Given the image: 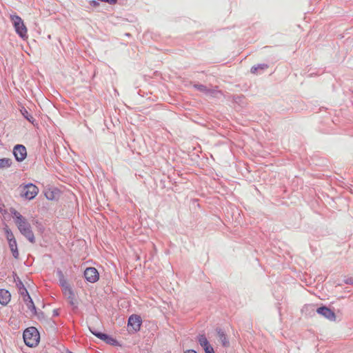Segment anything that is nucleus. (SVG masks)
<instances>
[{
	"label": "nucleus",
	"mask_w": 353,
	"mask_h": 353,
	"mask_svg": "<svg viewBox=\"0 0 353 353\" xmlns=\"http://www.w3.org/2000/svg\"><path fill=\"white\" fill-rule=\"evenodd\" d=\"M184 353H197L196 350H188Z\"/></svg>",
	"instance_id": "nucleus-30"
},
{
	"label": "nucleus",
	"mask_w": 353,
	"mask_h": 353,
	"mask_svg": "<svg viewBox=\"0 0 353 353\" xmlns=\"http://www.w3.org/2000/svg\"><path fill=\"white\" fill-rule=\"evenodd\" d=\"M88 329H89L90 332L94 336H95L96 337H97L100 340L103 341L106 344H108V345H112V346H119V345H120L119 341L116 339L113 338L112 336H110V335H109V334H108L106 333H103V332H101L100 331H97V330H96L92 327H89Z\"/></svg>",
	"instance_id": "nucleus-4"
},
{
	"label": "nucleus",
	"mask_w": 353,
	"mask_h": 353,
	"mask_svg": "<svg viewBox=\"0 0 353 353\" xmlns=\"http://www.w3.org/2000/svg\"><path fill=\"white\" fill-rule=\"evenodd\" d=\"M208 90L209 92H206L205 94H210V95H213L216 92H217L218 91L214 90V89H209L208 88Z\"/></svg>",
	"instance_id": "nucleus-28"
},
{
	"label": "nucleus",
	"mask_w": 353,
	"mask_h": 353,
	"mask_svg": "<svg viewBox=\"0 0 353 353\" xmlns=\"http://www.w3.org/2000/svg\"><path fill=\"white\" fill-rule=\"evenodd\" d=\"M59 315V309H54L52 312L53 316H58Z\"/></svg>",
	"instance_id": "nucleus-29"
},
{
	"label": "nucleus",
	"mask_w": 353,
	"mask_h": 353,
	"mask_svg": "<svg viewBox=\"0 0 353 353\" xmlns=\"http://www.w3.org/2000/svg\"><path fill=\"white\" fill-rule=\"evenodd\" d=\"M99 1L97 0H92L90 1V5L92 7H97L98 6H99Z\"/></svg>",
	"instance_id": "nucleus-26"
},
{
	"label": "nucleus",
	"mask_w": 353,
	"mask_h": 353,
	"mask_svg": "<svg viewBox=\"0 0 353 353\" xmlns=\"http://www.w3.org/2000/svg\"><path fill=\"white\" fill-rule=\"evenodd\" d=\"M12 164V161L9 158L0 159V169L10 168Z\"/></svg>",
	"instance_id": "nucleus-19"
},
{
	"label": "nucleus",
	"mask_w": 353,
	"mask_h": 353,
	"mask_svg": "<svg viewBox=\"0 0 353 353\" xmlns=\"http://www.w3.org/2000/svg\"><path fill=\"white\" fill-rule=\"evenodd\" d=\"M35 316H37L39 319H41L44 318L45 314H44V312L43 311H40L39 312H37V314H36Z\"/></svg>",
	"instance_id": "nucleus-27"
},
{
	"label": "nucleus",
	"mask_w": 353,
	"mask_h": 353,
	"mask_svg": "<svg viewBox=\"0 0 353 353\" xmlns=\"http://www.w3.org/2000/svg\"><path fill=\"white\" fill-rule=\"evenodd\" d=\"M23 339L28 347H34L39 343L40 334L36 327H29L23 331Z\"/></svg>",
	"instance_id": "nucleus-2"
},
{
	"label": "nucleus",
	"mask_w": 353,
	"mask_h": 353,
	"mask_svg": "<svg viewBox=\"0 0 353 353\" xmlns=\"http://www.w3.org/2000/svg\"><path fill=\"white\" fill-rule=\"evenodd\" d=\"M13 156L17 162L23 161L27 157L26 148L21 144H17L12 150Z\"/></svg>",
	"instance_id": "nucleus-7"
},
{
	"label": "nucleus",
	"mask_w": 353,
	"mask_h": 353,
	"mask_svg": "<svg viewBox=\"0 0 353 353\" xmlns=\"http://www.w3.org/2000/svg\"><path fill=\"white\" fill-rule=\"evenodd\" d=\"M60 190L55 187H50L44 191L46 198L49 201H57L60 196Z\"/></svg>",
	"instance_id": "nucleus-11"
},
{
	"label": "nucleus",
	"mask_w": 353,
	"mask_h": 353,
	"mask_svg": "<svg viewBox=\"0 0 353 353\" xmlns=\"http://www.w3.org/2000/svg\"><path fill=\"white\" fill-rule=\"evenodd\" d=\"M142 319L138 314H132L128 320V328L130 333H137L141 329Z\"/></svg>",
	"instance_id": "nucleus-5"
},
{
	"label": "nucleus",
	"mask_w": 353,
	"mask_h": 353,
	"mask_svg": "<svg viewBox=\"0 0 353 353\" xmlns=\"http://www.w3.org/2000/svg\"><path fill=\"white\" fill-rule=\"evenodd\" d=\"M316 312L319 315L327 319L330 321H335L336 319L335 312L327 306H320L316 309Z\"/></svg>",
	"instance_id": "nucleus-10"
},
{
	"label": "nucleus",
	"mask_w": 353,
	"mask_h": 353,
	"mask_svg": "<svg viewBox=\"0 0 353 353\" xmlns=\"http://www.w3.org/2000/svg\"><path fill=\"white\" fill-rule=\"evenodd\" d=\"M4 232H5V234H6V239L8 241H13V240H15V237L12 233V232L11 231V230L8 228V225H6L5 228H4Z\"/></svg>",
	"instance_id": "nucleus-21"
},
{
	"label": "nucleus",
	"mask_w": 353,
	"mask_h": 353,
	"mask_svg": "<svg viewBox=\"0 0 353 353\" xmlns=\"http://www.w3.org/2000/svg\"><path fill=\"white\" fill-rule=\"evenodd\" d=\"M13 278H14V282L16 283V286L19 289V294L21 296H23V295H26L27 293H28V290L26 288V287L23 285L22 281L17 276L16 272H13Z\"/></svg>",
	"instance_id": "nucleus-14"
},
{
	"label": "nucleus",
	"mask_w": 353,
	"mask_h": 353,
	"mask_svg": "<svg viewBox=\"0 0 353 353\" xmlns=\"http://www.w3.org/2000/svg\"><path fill=\"white\" fill-rule=\"evenodd\" d=\"M10 19L12 22L16 33L23 39L28 38L27 28L22 19L17 14H11Z\"/></svg>",
	"instance_id": "nucleus-3"
},
{
	"label": "nucleus",
	"mask_w": 353,
	"mask_h": 353,
	"mask_svg": "<svg viewBox=\"0 0 353 353\" xmlns=\"http://www.w3.org/2000/svg\"><path fill=\"white\" fill-rule=\"evenodd\" d=\"M11 299L10 292L6 289H0V304L7 305Z\"/></svg>",
	"instance_id": "nucleus-16"
},
{
	"label": "nucleus",
	"mask_w": 353,
	"mask_h": 353,
	"mask_svg": "<svg viewBox=\"0 0 353 353\" xmlns=\"http://www.w3.org/2000/svg\"><path fill=\"white\" fill-rule=\"evenodd\" d=\"M20 111H21V113L23 115V117L27 121H28L32 124H34L35 119H34L32 115L24 107H22V108L21 109Z\"/></svg>",
	"instance_id": "nucleus-18"
},
{
	"label": "nucleus",
	"mask_w": 353,
	"mask_h": 353,
	"mask_svg": "<svg viewBox=\"0 0 353 353\" xmlns=\"http://www.w3.org/2000/svg\"><path fill=\"white\" fill-rule=\"evenodd\" d=\"M268 68V65L266 63H259L257 65H253L251 69L250 72L253 74L256 73L259 70H265Z\"/></svg>",
	"instance_id": "nucleus-20"
},
{
	"label": "nucleus",
	"mask_w": 353,
	"mask_h": 353,
	"mask_svg": "<svg viewBox=\"0 0 353 353\" xmlns=\"http://www.w3.org/2000/svg\"><path fill=\"white\" fill-rule=\"evenodd\" d=\"M56 273H57V276L59 279V285L61 287L63 288V290L65 292L71 290L72 288H71L70 285L68 284V283L67 282L66 279H65L63 272L60 269H58L57 270Z\"/></svg>",
	"instance_id": "nucleus-13"
},
{
	"label": "nucleus",
	"mask_w": 353,
	"mask_h": 353,
	"mask_svg": "<svg viewBox=\"0 0 353 353\" xmlns=\"http://www.w3.org/2000/svg\"><path fill=\"white\" fill-rule=\"evenodd\" d=\"M216 331L219 338V340L221 341L222 346L224 347H229L230 341L225 332L221 328L219 327H216Z\"/></svg>",
	"instance_id": "nucleus-15"
},
{
	"label": "nucleus",
	"mask_w": 353,
	"mask_h": 353,
	"mask_svg": "<svg viewBox=\"0 0 353 353\" xmlns=\"http://www.w3.org/2000/svg\"><path fill=\"white\" fill-rule=\"evenodd\" d=\"M196 341L205 353H215L213 347L205 334H199L196 337Z\"/></svg>",
	"instance_id": "nucleus-9"
},
{
	"label": "nucleus",
	"mask_w": 353,
	"mask_h": 353,
	"mask_svg": "<svg viewBox=\"0 0 353 353\" xmlns=\"http://www.w3.org/2000/svg\"><path fill=\"white\" fill-rule=\"evenodd\" d=\"M68 299L69 300V303L73 306L74 308L77 309V305L74 303V294L73 292V290L72 289L68 291Z\"/></svg>",
	"instance_id": "nucleus-22"
},
{
	"label": "nucleus",
	"mask_w": 353,
	"mask_h": 353,
	"mask_svg": "<svg viewBox=\"0 0 353 353\" xmlns=\"http://www.w3.org/2000/svg\"><path fill=\"white\" fill-rule=\"evenodd\" d=\"M193 87L198 91H200L201 92H203V93H206V92H209L208 90V88L203 85V84H199V83H195L193 85Z\"/></svg>",
	"instance_id": "nucleus-23"
},
{
	"label": "nucleus",
	"mask_w": 353,
	"mask_h": 353,
	"mask_svg": "<svg viewBox=\"0 0 353 353\" xmlns=\"http://www.w3.org/2000/svg\"><path fill=\"white\" fill-rule=\"evenodd\" d=\"M10 212L15 219V223L21 234L30 243H34L35 242L34 235L32 230L31 225L26 219L13 208L10 209Z\"/></svg>",
	"instance_id": "nucleus-1"
},
{
	"label": "nucleus",
	"mask_w": 353,
	"mask_h": 353,
	"mask_svg": "<svg viewBox=\"0 0 353 353\" xmlns=\"http://www.w3.org/2000/svg\"><path fill=\"white\" fill-rule=\"evenodd\" d=\"M85 279L90 283H95L99 279V273L94 267L87 268L83 272Z\"/></svg>",
	"instance_id": "nucleus-8"
},
{
	"label": "nucleus",
	"mask_w": 353,
	"mask_h": 353,
	"mask_svg": "<svg viewBox=\"0 0 353 353\" xmlns=\"http://www.w3.org/2000/svg\"><path fill=\"white\" fill-rule=\"evenodd\" d=\"M8 245L10 249V251L12 252V256L15 259H18L19 256V250H18V246H17V243L16 239L13 240V241H8Z\"/></svg>",
	"instance_id": "nucleus-17"
},
{
	"label": "nucleus",
	"mask_w": 353,
	"mask_h": 353,
	"mask_svg": "<svg viewBox=\"0 0 353 353\" xmlns=\"http://www.w3.org/2000/svg\"><path fill=\"white\" fill-rule=\"evenodd\" d=\"M23 299L24 303H26L27 307L32 312L33 315L37 314V310L34 303L32 299L31 298L29 292L26 295H23Z\"/></svg>",
	"instance_id": "nucleus-12"
},
{
	"label": "nucleus",
	"mask_w": 353,
	"mask_h": 353,
	"mask_svg": "<svg viewBox=\"0 0 353 353\" xmlns=\"http://www.w3.org/2000/svg\"><path fill=\"white\" fill-rule=\"evenodd\" d=\"M34 225L36 226L37 229L41 234H42L44 232L45 227L43 225V223L40 222L39 220H35L34 221Z\"/></svg>",
	"instance_id": "nucleus-24"
},
{
	"label": "nucleus",
	"mask_w": 353,
	"mask_h": 353,
	"mask_svg": "<svg viewBox=\"0 0 353 353\" xmlns=\"http://www.w3.org/2000/svg\"><path fill=\"white\" fill-rule=\"evenodd\" d=\"M343 281L345 284L353 285V277L346 278Z\"/></svg>",
	"instance_id": "nucleus-25"
},
{
	"label": "nucleus",
	"mask_w": 353,
	"mask_h": 353,
	"mask_svg": "<svg viewBox=\"0 0 353 353\" xmlns=\"http://www.w3.org/2000/svg\"><path fill=\"white\" fill-rule=\"evenodd\" d=\"M39 192V188L33 183H28L23 187L21 196L28 200L33 199Z\"/></svg>",
	"instance_id": "nucleus-6"
}]
</instances>
